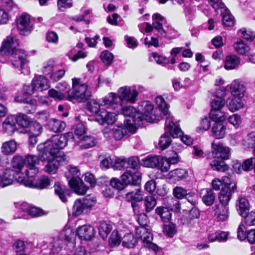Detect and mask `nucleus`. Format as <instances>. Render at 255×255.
<instances>
[{
    "instance_id": "f257e3e1",
    "label": "nucleus",
    "mask_w": 255,
    "mask_h": 255,
    "mask_svg": "<svg viewBox=\"0 0 255 255\" xmlns=\"http://www.w3.org/2000/svg\"><path fill=\"white\" fill-rule=\"evenodd\" d=\"M138 111L133 106L123 107L121 104V109L120 111H114L112 114L115 115V121L116 116L120 114L129 117L131 124L134 127L142 126L144 121L149 123H155L159 120V117L155 115L153 105L149 101L140 102L138 105Z\"/></svg>"
},
{
    "instance_id": "f03ea898",
    "label": "nucleus",
    "mask_w": 255,
    "mask_h": 255,
    "mask_svg": "<svg viewBox=\"0 0 255 255\" xmlns=\"http://www.w3.org/2000/svg\"><path fill=\"white\" fill-rule=\"evenodd\" d=\"M115 95L109 94L103 98L100 103L95 100H92L89 103L88 110L97 115L96 120L101 125L113 124L115 122V115L112 114V112L105 110V109L113 111L120 109V105L115 102Z\"/></svg>"
},
{
    "instance_id": "7ed1b4c3",
    "label": "nucleus",
    "mask_w": 255,
    "mask_h": 255,
    "mask_svg": "<svg viewBox=\"0 0 255 255\" xmlns=\"http://www.w3.org/2000/svg\"><path fill=\"white\" fill-rule=\"evenodd\" d=\"M12 172L16 174L17 181L29 188L32 187V155L27 154L24 156L17 154L11 160Z\"/></svg>"
},
{
    "instance_id": "20e7f679",
    "label": "nucleus",
    "mask_w": 255,
    "mask_h": 255,
    "mask_svg": "<svg viewBox=\"0 0 255 255\" xmlns=\"http://www.w3.org/2000/svg\"><path fill=\"white\" fill-rule=\"evenodd\" d=\"M138 167V159L135 156L129 158L128 160L124 158H118L113 161L112 165L114 169H126V171L122 176V181L126 184H132L134 185H139L141 180Z\"/></svg>"
},
{
    "instance_id": "39448f33",
    "label": "nucleus",
    "mask_w": 255,
    "mask_h": 255,
    "mask_svg": "<svg viewBox=\"0 0 255 255\" xmlns=\"http://www.w3.org/2000/svg\"><path fill=\"white\" fill-rule=\"evenodd\" d=\"M19 45L17 39L11 36H7L2 43L1 49L4 54L11 53L13 54L12 65L16 68L21 70L24 75L30 74L29 69H27L26 54L21 50H16Z\"/></svg>"
},
{
    "instance_id": "423d86ee",
    "label": "nucleus",
    "mask_w": 255,
    "mask_h": 255,
    "mask_svg": "<svg viewBox=\"0 0 255 255\" xmlns=\"http://www.w3.org/2000/svg\"><path fill=\"white\" fill-rule=\"evenodd\" d=\"M212 147L213 157L218 159V160L215 159L210 163L212 168L218 171H226L228 169V166L223 160L229 158L230 153V149L220 142H213Z\"/></svg>"
},
{
    "instance_id": "0eeeda50",
    "label": "nucleus",
    "mask_w": 255,
    "mask_h": 255,
    "mask_svg": "<svg viewBox=\"0 0 255 255\" xmlns=\"http://www.w3.org/2000/svg\"><path fill=\"white\" fill-rule=\"evenodd\" d=\"M67 143L66 136L64 134H57L47 140L43 145L38 146L39 150H42L47 155H63L60 150L64 148Z\"/></svg>"
},
{
    "instance_id": "6e6552de",
    "label": "nucleus",
    "mask_w": 255,
    "mask_h": 255,
    "mask_svg": "<svg viewBox=\"0 0 255 255\" xmlns=\"http://www.w3.org/2000/svg\"><path fill=\"white\" fill-rule=\"evenodd\" d=\"M80 80V79L76 78L72 79V90L67 92L68 100L72 101L73 99H75L79 102H83L91 96V93L88 90L87 86L81 84Z\"/></svg>"
},
{
    "instance_id": "1a4fd4ad",
    "label": "nucleus",
    "mask_w": 255,
    "mask_h": 255,
    "mask_svg": "<svg viewBox=\"0 0 255 255\" xmlns=\"http://www.w3.org/2000/svg\"><path fill=\"white\" fill-rule=\"evenodd\" d=\"M138 94L139 92L135 88H132L128 86L120 88L117 94L114 93H110L109 94L115 95L116 98L115 102L120 105V109L119 110H114V111H120L121 109L122 103H134L136 101Z\"/></svg>"
},
{
    "instance_id": "9d476101",
    "label": "nucleus",
    "mask_w": 255,
    "mask_h": 255,
    "mask_svg": "<svg viewBox=\"0 0 255 255\" xmlns=\"http://www.w3.org/2000/svg\"><path fill=\"white\" fill-rule=\"evenodd\" d=\"M96 203V200L94 196H87L82 199H78L73 204L72 213L75 216L87 213Z\"/></svg>"
},
{
    "instance_id": "9b49d317",
    "label": "nucleus",
    "mask_w": 255,
    "mask_h": 255,
    "mask_svg": "<svg viewBox=\"0 0 255 255\" xmlns=\"http://www.w3.org/2000/svg\"><path fill=\"white\" fill-rule=\"evenodd\" d=\"M43 159H47L48 162L44 168V171L49 174H55L58 169V167L61 165L66 164L69 160L68 157L65 155H50L43 152Z\"/></svg>"
},
{
    "instance_id": "f8f14e48",
    "label": "nucleus",
    "mask_w": 255,
    "mask_h": 255,
    "mask_svg": "<svg viewBox=\"0 0 255 255\" xmlns=\"http://www.w3.org/2000/svg\"><path fill=\"white\" fill-rule=\"evenodd\" d=\"M135 131V128L131 124V120H126L124 122V126H115L112 129L105 128L103 133L106 134L110 132L116 140H120L127 134L128 131L133 133Z\"/></svg>"
},
{
    "instance_id": "ddd939ff",
    "label": "nucleus",
    "mask_w": 255,
    "mask_h": 255,
    "mask_svg": "<svg viewBox=\"0 0 255 255\" xmlns=\"http://www.w3.org/2000/svg\"><path fill=\"white\" fill-rule=\"evenodd\" d=\"M135 233L136 238L142 241L146 248L151 249L155 252L158 250L157 246L152 243V234L148 231L147 228L144 227H137Z\"/></svg>"
},
{
    "instance_id": "4468645a",
    "label": "nucleus",
    "mask_w": 255,
    "mask_h": 255,
    "mask_svg": "<svg viewBox=\"0 0 255 255\" xmlns=\"http://www.w3.org/2000/svg\"><path fill=\"white\" fill-rule=\"evenodd\" d=\"M135 233L136 238L142 241L146 248L151 249L155 252L158 250L157 246L152 243V234L148 231L147 228L144 227H137Z\"/></svg>"
},
{
    "instance_id": "2eb2a0df",
    "label": "nucleus",
    "mask_w": 255,
    "mask_h": 255,
    "mask_svg": "<svg viewBox=\"0 0 255 255\" xmlns=\"http://www.w3.org/2000/svg\"><path fill=\"white\" fill-rule=\"evenodd\" d=\"M135 233L136 238L142 241L146 248L151 249L155 252L158 250L157 246L152 243V234L148 231L147 228L144 227H137Z\"/></svg>"
},
{
    "instance_id": "dca6fc26",
    "label": "nucleus",
    "mask_w": 255,
    "mask_h": 255,
    "mask_svg": "<svg viewBox=\"0 0 255 255\" xmlns=\"http://www.w3.org/2000/svg\"><path fill=\"white\" fill-rule=\"evenodd\" d=\"M166 130L170 132L172 137H180V140L186 145H190L192 142V139L188 135H183V132L180 128L168 118L166 121Z\"/></svg>"
},
{
    "instance_id": "f3484780",
    "label": "nucleus",
    "mask_w": 255,
    "mask_h": 255,
    "mask_svg": "<svg viewBox=\"0 0 255 255\" xmlns=\"http://www.w3.org/2000/svg\"><path fill=\"white\" fill-rule=\"evenodd\" d=\"M15 22L16 27L19 34L26 36L31 33L30 15L26 13H23L17 17Z\"/></svg>"
},
{
    "instance_id": "a211bd4d",
    "label": "nucleus",
    "mask_w": 255,
    "mask_h": 255,
    "mask_svg": "<svg viewBox=\"0 0 255 255\" xmlns=\"http://www.w3.org/2000/svg\"><path fill=\"white\" fill-rule=\"evenodd\" d=\"M32 87L30 85H24L20 95L16 96L14 101L16 102L27 104L24 107L25 111L30 114L32 110Z\"/></svg>"
},
{
    "instance_id": "6ab92c4d",
    "label": "nucleus",
    "mask_w": 255,
    "mask_h": 255,
    "mask_svg": "<svg viewBox=\"0 0 255 255\" xmlns=\"http://www.w3.org/2000/svg\"><path fill=\"white\" fill-rule=\"evenodd\" d=\"M18 209V213L15 215V218L28 219L32 216V206L26 202H19L14 204Z\"/></svg>"
},
{
    "instance_id": "aec40b11",
    "label": "nucleus",
    "mask_w": 255,
    "mask_h": 255,
    "mask_svg": "<svg viewBox=\"0 0 255 255\" xmlns=\"http://www.w3.org/2000/svg\"><path fill=\"white\" fill-rule=\"evenodd\" d=\"M73 235L74 233H72V230L70 229H67L61 231L59 234V239L54 241L53 243L51 250L53 253L58 252L62 247L63 241L69 242Z\"/></svg>"
},
{
    "instance_id": "412c9836",
    "label": "nucleus",
    "mask_w": 255,
    "mask_h": 255,
    "mask_svg": "<svg viewBox=\"0 0 255 255\" xmlns=\"http://www.w3.org/2000/svg\"><path fill=\"white\" fill-rule=\"evenodd\" d=\"M238 238L241 241L247 239L251 244H255V230L252 229L246 231L244 224H241L238 229Z\"/></svg>"
},
{
    "instance_id": "4be33fe9",
    "label": "nucleus",
    "mask_w": 255,
    "mask_h": 255,
    "mask_svg": "<svg viewBox=\"0 0 255 255\" xmlns=\"http://www.w3.org/2000/svg\"><path fill=\"white\" fill-rule=\"evenodd\" d=\"M68 183L70 188L79 195H84L88 189L80 178L71 179L68 181Z\"/></svg>"
},
{
    "instance_id": "5701e85b",
    "label": "nucleus",
    "mask_w": 255,
    "mask_h": 255,
    "mask_svg": "<svg viewBox=\"0 0 255 255\" xmlns=\"http://www.w3.org/2000/svg\"><path fill=\"white\" fill-rule=\"evenodd\" d=\"M228 87L233 96L244 97L245 92V87L239 80H234Z\"/></svg>"
},
{
    "instance_id": "b1692460",
    "label": "nucleus",
    "mask_w": 255,
    "mask_h": 255,
    "mask_svg": "<svg viewBox=\"0 0 255 255\" xmlns=\"http://www.w3.org/2000/svg\"><path fill=\"white\" fill-rule=\"evenodd\" d=\"M126 199L128 202H131L134 212L137 210L136 202L140 201L142 200V193L139 189H136L135 191L129 192L126 194Z\"/></svg>"
},
{
    "instance_id": "393cba45",
    "label": "nucleus",
    "mask_w": 255,
    "mask_h": 255,
    "mask_svg": "<svg viewBox=\"0 0 255 255\" xmlns=\"http://www.w3.org/2000/svg\"><path fill=\"white\" fill-rule=\"evenodd\" d=\"M214 212L215 217L218 221H226L229 217L230 213L228 206L217 205L214 210Z\"/></svg>"
},
{
    "instance_id": "a878e982",
    "label": "nucleus",
    "mask_w": 255,
    "mask_h": 255,
    "mask_svg": "<svg viewBox=\"0 0 255 255\" xmlns=\"http://www.w3.org/2000/svg\"><path fill=\"white\" fill-rule=\"evenodd\" d=\"M95 231L93 227L89 225H84L78 228L77 235L82 240H90L94 236Z\"/></svg>"
},
{
    "instance_id": "bb28decb",
    "label": "nucleus",
    "mask_w": 255,
    "mask_h": 255,
    "mask_svg": "<svg viewBox=\"0 0 255 255\" xmlns=\"http://www.w3.org/2000/svg\"><path fill=\"white\" fill-rule=\"evenodd\" d=\"M49 88L47 80L43 76H39L33 81V94L34 91L41 92Z\"/></svg>"
},
{
    "instance_id": "cd10ccee",
    "label": "nucleus",
    "mask_w": 255,
    "mask_h": 255,
    "mask_svg": "<svg viewBox=\"0 0 255 255\" xmlns=\"http://www.w3.org/2000/svg\"><path fill=\"white\" fill-rule=\"evenodd\" d=\"M17 143L14 139L5 141L2 143L1 152L4 155H10L13 154L16 150Z\"/></svg>"
},
{
    "instance_id": "c85d7f7f",
    "label": "nucleus",
    "mask_w": 255,
    "mask_h": 255,
    "mask_svg": "<svg viewBox=\"0 0 255 255\" xmlns=\"http://www.w3.org/2000/svg\"><path fill=\"white\" fill-rule=\"evenodd\" d=\"M243 98L233 96L232 98H228L226 101L227 106L231 112H235L243 107L244 104Z\"/></svg>"
},
{
    "instance_id": "c756f323",
    "label": "nucleus",
    "mask_w": 255,
    "mask_h": 255,
    "mask_svg": "<svg viewBox=\"0 0 255 255\" xmlns=\"http://www.w3.org/2000/svg\"><path fill=\"white\" fill-rule=\"evenodd\" d=\"M240 58L237 55H228L224 61V68L227 70L236 69L240 64Z\"/></svg>"
},
{
    "instance_id": "7c9ffc66",
    "label": "nucleus",
    "mask_w": 255,
    "mask_h": 255,
    "mask_svg": "<svg viewBox=\"0 0 255 255\" xmlns=\"http://www.w3.org/2000/svg\"><path fill=\"white\" fill-rule=\"evenodd\" d=\"M203 202L207 206H211L214 202L215 195L214 192L210 189H202L200 193Z\"/></svg>"
},
{
    "instance_id": "2f4dec72",
    "label": "nucleus",
    "mask_w": 255,
    "mask_h": 255,
    "mask_svg": "<svg viewBox=\"0 0 255 255\" xmlns=\"http://www.w3.org/2000/svg\"><path fill=\"white\" fill-rule=\"evenodd\" d=\"M228 236V232L218 231L210 233L208 235V239L209 242L211 243L214 242H225L227 241Z\"/></svg>"
},
{
    "instance_id": "473e14b6",
    "label": "nucleus",
    "mask_w": 255,
    "mask_h": 255,
    "mask_svg": "<svg viewBox=\"0 0 255 255\" xmlns=\"http://www.w3.org/2000/svg\"><path fill=\"white\" fill-rule=\"evenodd\" d=\"M16 124L17 121L15 116H8L3 123V128L7 133H13L16 129Z\"/></svg>"
},
{
    "instance_id": "72a5a7b5",
    "label": "nucleus",
    "mask_w": 255,
    "mask_h": 255,
    "mask_svg": "<svg viewBox=\"0 0 255 255\" xmlns=\"http://www.w3.org/2000/svg\"><path fill=\"white\" fill-rule=\"evenodd\" d=\"M188 175L187 171L183 169H176L169 172L168 174L169 179L179 181L185 178Z\"/></svg>"
},
{
    "instance_id": "f704fd0d",
    "label": "nucleus",
    "mask_w": 255,
    "mask_h": 255,
    "mask_svg": "<svg viewBox=\"0 0 255 255\" xmlns=\"http://www.w3.org/2000/svg\"><path fill=\"white\" fill-rule=\"evenodd\" d=\"M213 136L216 138H222L226 133V127L220 122H216L212 128Z\"/></svg>"
},
{
    "instance_id": "c9c22d12",
    "label": "nucleus",
    "mask_w": 255,
    "mask_h": 255,
    "mask_svg": "<svg viewBox=\"0 0 255 255\" xmlns=\"http://www.w3.org/2000/svg\"><path fill=\"white\" fill-rule=\"evenodd\" d=\"M255 160L254 158H250L246 159L242 164H236L234 168L236 172L241 173L242 170L244 171H250L253 168V163Z\"/></svg>"
},
{
    "instance_id": "e433bc0d",
    "label": "nucleus",
    "mask_w": 255,
    "mask_h": 255,
    "mask_svg": "<svg viewBox=\"0 0 255 255\" xmlns=\"http://www.w3.org/2000/svg\"><path fill=\"white\" fill-rule=\"evenodd\" d=\"M97 139L92 136H84L80 138V147L81 149L91 148L96 145Z\"/></svg>"
},
{
    "instance_id": "4c0bfd02",
    "label": "nucleus",
    "mask_w": 255,
    "mask_h": 255,
    "mask_svg": "<svg viewBox=\"0 0 255 255\" xmlns=\"http://www.w3.org/2000/svg\"><path fill=\"white\" fill-rule=\"evenodd\" d=\"M54 188L55 194L58 196L63 202H66L67 201L66 196L69 193L68 189L59 182L55 184Z\"/></svg>"
},
{
    "instance_id": "58836bf2",
    "label": "nucleus",
    "mask_w": 255,
    "mask_h": 255,
    "mask_svg": "<svg viewBox=\"0 0 255 255\" xmlns=\"http://www.w3.org/2000/svg\"><path fill=\"white\" fill-rule=\"evenodd\" d=\"M155 102L158 106L161 112L163 115L166 116V120L168 118L170 121H172L170 118V113L168 112V105L165 102L164 99L161 96L157 97L155 99Z\"/></svg>"
},
{
    "instance_id": "ea45409f",
    "label": "nucleus",
    "mask_w": 255,
    "mask_h": 255,
    "mask_svg": "<svg viewBox=\"0 0 255 255\" xmlns=\"http://www.w3.org/2000/svg\"><path fill=\"white\" fill-rule=\"evenodd\" d=\"M233 193L234 192L230 191L229 189H222L218 196L220 203V204L218 205H225L228 206Z\"/></svg>"
},
{
    "instance_id": "a19ab883",
    "label": "nucleus",
    "mask_w": 255,
    "mask_h": 255,
    "mask_svg": "<svg viewBox=\"0 0 255 255\" xmlns=\"http://www.w3.org/2000/svg\"><path fill=\"white\" fill-rule=\"evenodd\" d=\"M17 124L24 128H29L31 126V119L27 115L19 113L15 116Z\"/></svg>"
},
{
    "instance_id": "79ce46f5",
    "label": "nucleus",
    "mask_w": 255,
    "mask_h": 255,
    "mask_svg": "<svg viewBox=\"0 0 255 255\" xmlns=\"http://www.w3.org/2000/svg\"><path fill=\"white\" fill-rule=\"evenodd\" d=\"M48 127L51 130L55 132H61L65 128L66 124L60 120L53 119L49 121Z\"/></svg>"
},
{
    "instance_id": "37998d69",
    "label": "nucleus",
    "mask_w": 255,
    "mask_h": 255,
    "mask_svg": "<svg viewBox=\"0 0 255 255\" xmlns=\"http://www.w3.org/2000/svg\"><path fill=\"white\" fill-rule=\"evenodd\" d=\"M238 207V210L240 215L242 216H246L250 209L248 200L244 197L239 198Z\"/></svg>"
},
{
    "instance_id": "c03bdc74",
    "label": "nucleus",
    "mask_w": 255,
    "mask_h": 255,
    "mask_svg": "<svg viewBox=\"0 0 255 255\" xmlns=\"http://www.w3.org/2000/svg\"><path fill=\"white\" fill-rule=\"evenodd\" d=\"M13 177L14 175L11 174L10 169H6L2 176L0 175V187H4L11 185Z\"/></svg>"
},
{
    "instance_id": "a18cd8bd",
    "label": "nucleus",
    "mask_w": 255,
    "mask_h": 255,
    "mask_svg": "<svg viewBox=\"0 0 255 255\" xmlns=\"http://www.w3.org/2000/svg\"><path fill=\"white\" fill-rule=\"evenodd\" d=\"M234 47L235 51L240 55H248L250 51V47L242 40L235 42L234 44Z\"/></svg>"
},
{
    "instance_id": "49530a36",
    "label": "nucleus",
    "mask_w": 255,
    "mask_h": 255,
    "mask_svg": "<svg viewBox=\"0 0 255 255\" xmlns=\"http://www.w3.org/2000/svg\"><path fill=\"white\" fill-rule=\"evenodd\" d=\"M155 212L160 217L162 220L164 222L169 221L171 218L170 210L167 207H157L155 210Z\"/></svg>"
},
{
    "instance_id": "de8ad7c7",
    "label": "nucleus",
    "mask_w": 255,
    "mask_h": 255,
    "mask_svg": "<svg viewBox=\"0 0 255 255\" xmlns=\"http://www.w3.org/2000/svg\"><path fill=\"white\" fill-rule=\"evenodd\" d=\"M159 159L156 156H148L142 159L141 164L144 167L154 168L159 163Z\"/></svg>"
},
{
    "instance_id": "09e8293b",
    "label": "nucleus",
    "mask_w": 255,
    "mask_h": 255,
    "mask_svg": "<svg viewBox=\"0 0 255 255\" xmlns=\"http://www.w3.org/2000/svg\"><path fill=\"white\" fill-rule=\"evenodd\" d=\"M112 230V226L110 224L102 222L99 226V234L102 238L105 240L107 239Z\"/></svg>"
},
{
    "instance_id": "8fccbe9b",
    "label": "nucleus",
    "mask_w": 255,
    "mask_h": 255,
    "mask_svg": "<svg viewBox=\"0 0 255 255\" xmlns=\"http://www.w3.org/2000/svg\"><path fill=\"white\" fill-rule=\"evenodd\" d=\"M123 246L128 248H133L136 243V239L131 233L126 234L122 238Z\"/></svg>"
},
{
    "instance_id": "3c124183",
    "label": "nucleus",
    "mask_w": 255,
    "mask_h": 255,
    "mask_svg": "<svg viewBox=\"0 0 255 255\" xmlns=\"http://www.w3.org/2000/svg\"><path fill=\"white\" fill-rule=\"evenodd\" d=\"M243 145L246 148L255 147V131L248 133L243 141Z\"/></svg>"
},
{
    "instance_id": "603ef678",
    "label": "nucleus",
    "mask_w": 255,
    "mask_h": 255,
    "mask_svg": "<svg viewBox=\"0 0 255 255\" xmlns=\"http://www.w3.org/2000/svg\"><path fill=\"white\" fill-rule=\"evenodd\" d=\"M221 181L223 186L222 189H229L233 192L236 191V185L234 180L230 177L224 176L222 177Z\"/></svg>"
},
{
    "instance_id": "864d4df0",
    "label": "nucleus",
    "mask_w": 255,
    "mask_h": 255,
    "mask_svg": "<svg viewBox=\"0 0 255 255\" xmlns=\"http://www.w3.org/2000/svg\"><path fill=\"white\" fill-rule=\"evenodd\" d=\"M165 133L161 136L159 141V145L162 150L167 148L171 144V139L167 132H170L166 130V123H165Z\"/></svg>"
},
{
    "instance_id": "5fc2aeb1",
    "label": "nucleus",
    "mask_w": 255,
    "mask_h": 255,
    "mask_svg": "<svg viewBox=\"0 0 255 255\" xmlns=\"http://www.w3.org/2000/svg\"><path fill=\"white\" fill-rule=\"evenodd\" d=\"M50 180L46 176H42L37 179L34 183H33V188L38 189H43L50 185Z\"/></svg>"
},
{
    "instance_id": "6e6d98bb",
    "label": "nucleus",
    "mask_w": 255,
    "mask_h": 255,
    "mask_svg": "<svg viewBox=\"0 0 255 255\" xmlns=\"http://www.w3.org/2000/svg\"><path fill=\"white\" fill-rule=\"evenodd\" d=\"M211 118L216 122L221 123L226 120L227 115L225 113L219 111H211L210 114Z\"/></svg>"
},
{
    "instance_id": "4d7b16f0",
    "label": "nucleus",
    "mask_w": 255,
    "mask_h": 255,
    "mask_svg": "<svg viewBox=\"0 0 255 255\" xmlns=\"http://www.w3.org/2000/svg\"><path fill=\"white\" fill-rule=\"evenodd\" d=\"M144 202L145 211L147 213L153 210L156 204V201L155 198L152 196L146 197L144 200Z\"/></svg>"
},
{
    "instance_id": "13d9d810",
    "label": "nucleus",
    "mask_w": 255,
    "mask_h": 255,
    "mask_svg": "<svg viewBox=\"0 0 255 255\" xmlns=\"http://www.w3.org/2000/svg\"><path fill=\"white\" fill-rule=\"evenodd\" d=\"M74 49L70 50L67 53V56L72 61L75 62L80 58H84L87 56V53L83 51H79L77 54L74 55Z\"/></svg>"
},
{
    "instance_id": "bf43d9fd",
    "label": "nucleus",
    "mask_w": 255,
    "mask_h": 255,
    "mask_svg": "<svg viewBox=\"0 0 255 255\" xmlns=\"http://www.w3.org/2000/svg\"><path fill=\"white\" fill-rule=\"evenodd\" d=\"M150 58L151 61H155L157 63L163 66H165L166 64L169 63L168 58L161 56L156 53H152Z\"/></svg>"
},
{
    "instance_id": "052dcab7",
    "label": "nucleus",
    "mask_w": 255,
    "mask_h": 255,
    "mask_svg": "<svg viewBox=\"0 0 255 255\" xmlns=\"http://www.w3.org/2000/svg\"><path fill=\"white\" fill-rule=\"evenodd\" d=\"M100 58L103 63L110 65L113 60L114 55L108 50H104L101 53Z\"/></svg>"
},
{
    "instance_id": "680f3d73",
    "label": "nucleus",
    "mask_w": 255,
    "mask_h": 255,
    "mask_svg": "<svg viewBox=\"0 0 255 255\" xmlns=\"http://www.w3.org/2000/svg\"><path fill=\"white\" fill-rule=\"evenodd\" d=\"M13 249L16 253V255H23L21 252H24L25 249L24 242L20 240H17L15 241L13 245Z\"/></svg>"
},
{
    "instance_id": "e2e57ef3",
    "label": "nucleus",
    "mask_w": 255,
    "mask_h": 255,
    "mask_svg": "<svg viewBox=\"0 0 255 255\" xmlns=\"http://www.w3.org/2000/svg\"><path fill=\"white\" fill-rule=\"evenodd\" d=\"M234 17L229 10H226L223 13V23L226 26H232L234 24Z\"/></svg>"
},
{
    "instance_id": "0e129e2a",
    "label": "nucleus",
    "mask_w": 255,
    "mask_h": 255,
    "mask_svg": "<svg viewBox=\"0 0 255 255\" xmlns=\"http://www.w3.org/2000/svg\"><path fill=\"white\" fill-rule=\"evenodd\" d=\"M167 207L170 211L178 212L180 209L179 201L173 198H169L167 200Z\"/></svg>"
},
{
    "instance_id": "69168bd1",
    "label": "nucleus",
    "mask_w": 255,
    "mask_h": 255,
    "mask_svg": "<svg viewBox=\"0 0 255 255\" xmlns=\"http://www.w3.org/2000/svg\"><path fill=\"white\" fill-rule=\"evenodd\" d=\"M121 242V237L119 235L118 231L117 230L113 231L109 240L110 246L111 247L118 246Z\"/></svg>"
},
{
    "instance_id": "338daca9",
    "label": "nucleus",
    "mask_w": 255,
    "mask_h": 255,
    "mask_svg": "<svg viewBox=\"0 0 255 255\" xmlns=\"http://www.w3.org/2000/svg\"><path fill=\"white\" fill-rule=\"evenodd\" d=\"M174 196L179 199H181L187 194V190L182 187L176 186L173 190Z\"/></svg>"
},
{
    "instance_id": "774afa93",
    "label": "nucleus",
    "mask_w": 255,
    "mask_h": 255,
    "mask_svg": "<svg viewBox=\"0 0 255 255\" xmlns=\"http://www.w3.org/2000/svg\"><path fill=\"white\" fill-rule=\"evenodd\" d=\"M163 231L169 237H173L177 232L175 225L173 223H169L165 225Z\"/></svg>"
}]
</instances>
